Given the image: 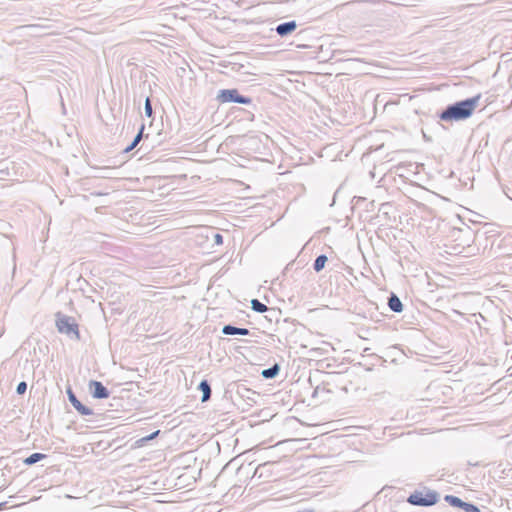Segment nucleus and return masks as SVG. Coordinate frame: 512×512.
Masks as SVG:
<instances>
[{"label": "nucleus", "mask_w": 512, "mask_h": 512, "mask_svg": "<svg viewBox=\"0 0 512 512\" xmlns=\"http://www.w3.org/2000/svg\"><path fill=\"white\" fill-rule=\"evenodd\" d=\"M481 99V94L447 105L437 116L444 122H458L470 118Z\"/></svg>", "instance_id": "obj_1"}, {"label": "nucleus", "mask_w": 512, "mask_h": 512, "mask_svg": "<svg viewBox=\"0 0 512 512\" xmlns=\"http://www.w3.org/2000/svg\"><path fill=\"white\" fill-rule=\"evenodd\" d=\"M55 326L59 333L67 335L70 339L81 340L79 325L74 317L57 312L55 314Z\"/></svg>", "instance_id": "obj_2"}, {"label": "nucleus", "mask_w": 512, "mask_h": 512, "mask_svg": "<svg viewBox=\"0 0 512 512\" xmlns=\"http://www.w3.org/2000/svg\"><path fill=\"white\" fill-rule=\"evenodd\" d=\"M423 491L415 490L407 498V503L413 506L430 507L439 502L440 494L435 490L424 488Z\"/></svg>", "instance_id": "obj_3"}, {"label": "nucleus", "mask_w": 512, "mask_h": 512, "mask_svg": "<svg viewBox=\"0 0 512 512\" xmlns=\"http://www.w3.org/2000/svg\"><path fill=\"white\" fill-rule=\"evenodd\" d=\"M216 100L223 103H238L243 105H249L252 103V98L242 95L239 93L238 89H221L218 91Z\"/></svg>", "instance_id": "obj_4"}, {"label": "nucleus", "mask_w": 512, "mask_h": 512, "mask_svg": "<svg viewBox=\"0 0 512 512\" xmlns=\"http://www.w3.org/2000/svg\"><path fill=\"white\" fill-rule=\"evenodd\" d=\"M66 393H67L69 402L71 403V405L74 407V409L80 415H82V416H90V415L94 414V412H93V410L91 408H89L88 406L82 404L81 401H79V399L77 398L76 394L73 392L71 387L67 388Z\"/></svg>", "instance_id": "obj_5"}, {"label": "nucleus", "mask_w": 512, "mask_h": 512, "mask_svg": "<svg viewBox=\"0 0 512 512\" xmlns=\"http://www.w3.org/2000/svg\"><path fill=\"white\" fill-rule=\"evenodd\" d=\"M90 395L95 399H107L110 396V391L103 385L102 382L97 380H90L88 383Z\"/></svg>", "instance_id": "obj_6"}, {"label": "nucleus", "mask_w": 512, "mask_h": 512, "mask_svg": "<svg viewBox=\"0 0 512 512\" xmlns=\"http://www.w3.org/2000/svg\"><path fill=\"white\" fill-rule=\"evenodd\" d=\"M297 23L295 20L280 23L276 26L275 31L280 37H287L291 35L297 29Z\"/></svg>", "instance_id": "obj_7"}, {"label": "nucleus", "mask_w": 512, "mask_h": 512, "mask_svg": "<svg viewBox=\"0 0 512 512\" xmlns=\"http://www.w3.org/2000/svg\"><path fill=\"white\" fill-rule=\"evenodd\" d=\"M222 334L247 336L250 335V330L247 328L236 327L232 324H227L222 327Z\"/></svg>", "instance_id": "obj_8"}, {"label": "nucleus", "mask_w": 512, "mask_h": 512, "mask_svg": "<svg viewBox=\"0 0 512 512\" xmlns=\"http://www.w3.org/2000/svg\"><path fill=\"white\" fill-rule=\"evenodd\" d=\"M144 129L145 125L142 124L133 141L123 150L124 153H129L130 151H132L143 138H145L146 141L149 139L148 134L144 136Z\"/></svg>", "instance_id": "obj_9"}, {"label": "nucleus", "mask_w": 512, "mask_h": 512, "mask_svg": "<svg viewBox=\"0 0 512 512\" xmlns=\"http://www.w3.org/2000/svg\"><path fill=\"white\" fill-rule=\"evenodd\" d=\"M388 307L395 313H401L404 308L400 298L393 292L388 297Z\"/></svg>", "instance_id": "obj_10"}, {"label": "nucleus", "mask_w": 512, "mask_h": 512, "mask_svg": "<svg viewBox=\"0 0 512 512\" xmlns=\"http://www.w3.org/2000/svg\"><path fill=\"white\" fill-rule=\"evenodd\" d=\"M198 390L202 392L201 402H207L211 398L212 390L208 380L203 379L199 385Z\"/></svg>", "instance_id": "obj_11"}, {"label": "nucleus", "mask_w": 512, "mask_h": 512, "mask_svg": "<svg viewBox=\"0 0 512 512\" xmlns=\"http://www.w3.org/2000/svg\"><path fill=\"white\" fill-rule=\"evenodd\" d=\"M280 365L278 363L273 364L269 368L263 369L261 376L264 379H274L279 375Z\"/></svg>", "instance_id": "obj_12"}, {"label": "nucleus", "mask_w": 512, "mask_h": 512, "mask_svg": "<svg viewBox=\"0 0 512 512\" xmlns=\"http://www.w3.org/2000/svg\"><path fill=\"white\" fill-rule=\"evenodd\" d=\"M47 457L48 456L44 453L35 452V453H32L31 455H29L28 457H26L23 460V464L26 466H32V465L46 459Z\"/></svg>", "instance_id": "obj_13"}, {"label": "nucleus", "mask_w": 512, "mask_h": 512, "mask_svg": "<svg viewBox=\"0 0 512 512\" xmlns=\"http://www.w3.org/2000/svg\"><path fill=\"white\" fill-rule=\"evenodd\" d=\"M445 502H447L450 506L454 508H459L463 510L466 502L463 501L461 498L454 496V495H445L444 497Z\"/></svg>", "instance_id": "obj_14"}, {"label": "nucleus", "mask_w": 512, "mask_h": 512, "mask_svg": "<svg viewBox=\"0 0 512 512\" xmlns=\"http://www.w3.org/2000/svg\"><path fill=\"white\" fill-rule=\"evenodd\" d=\"M159 434H160V430H156V431L152 432L151 434L136 440L134 443V447L140 448V447L145 446L149 441L157 438Z\"/></svg>", "instance_id": "obj_15"}, {"label": "nucleus", "mask_w": 512, "mask_h": 512, "mask_svg": "<svg viewBox=\"0 0 512 512\" xmlns=\"http://www.w3.org/2000/svg\"><path fill=\"white\" fill-rule=\"evenodd\" d=\"M328 261V257L325 254H320L316 257L313 263V269L315 272L319 273L325 267L326 262Z\"/></svg>", "instance_id": "obj_16"}, {"label": "nucleus", "mask_w": 512, "mask_h": 512, "mask_svg": "<svg viewBox=\"0 0 512 512\" xmlns=\"http://www.w3.org/2000/svg\"><path fill=\"white\" fill-rule=\"evenodd\" d=\"M251 308L253 311L257 313H264L268 310V307L258 299H253L251 301Z\"/></svg>", "instance_id": "obj_17"}, {"label": "nucleus", "mask_w": 512, "mask_h": 512, "mask_svg": "<svg viewBox=\"0 0 512 512\" xmlns=\"http://www.w3.org/2000/svg\"><path fill=\"white\" fill-rule=\"evenodd\" d=\"M144 111H145V115L150 118L153 116V108H152V101L150 99V97H146L145 99V105H144Z\"/></svg>", "instance_id": "obj_18"}, {"label": "nucleus", "mask_w": 512, "mask_h": 512, "mask_svg": "<svg viewBox=\"0 0 512 512\" xmlns=\"http://www.w3.org/2000/svg\"><path fill=\"white\" fill-rule=\"evenodd\" d=\"M463 511H465V512H481V510L479 509L478 506H476L475 504L470 503V502H466V504L463 508Z\"/></svg>", "instance_id": "obj_19"}, {"label": "nucleus", "mask_w": 512, "mask_h": 512, "mask_svg": "<svg viewBox=\"0 0 512 512\" xmlns=\"http://www.w3.org/2000/svg\"><path fill=\"white\" fill-rule=\"evenodd\" d=\"M27 390V383L25 381H21L16 386V393L18 395H23Z\"/></svg>", "instance_id": "obj_20"}, {"label": "nucleus", "mask_w": 512, "mask_h": 512, "mask_svg": "<svg viewBox=\"0 0 512 512\" xmlns=\"http://www.w3.org/2000/svg\"><path fill=\"white\" fill-rule=\"evenodd\" d=\"M252 465H253V463H252V462H251V463H248L247 465H243V464H242V465H240V466L238 467L237 471H238V473H239V472H242V471H244V470H245V471H246V473H249V472H250V470H251V469H253Z\"/></svg>", "instance_id": "obj_21"}, {"label": "nucleus", "mask_w": 512, "mask_h": 512, "mask_svg": "<svg viewBox=\"0 0 512 512\" xmlns=\"http://www.w3.org/2000/svg\"><path fill=\"white\" fill-rule=\"evenodd\" d=\"M213 241L217 245L223 244V236L220 233L213 234Z\"/></svg>", "instance_id": "obj_22"}, {"label": "nucleus", "mask_w": 512, "mask_h": 512, "mask_svg": "<svg viewBox=\"0 0 512 512\" xmlns=\"http://www.w3.org/2000/svg\"><path fill=\"white\" fill-rule=\"evenodd\" d=\"M153 148V144H149V143H146L144 142L143 145L139 148L138 152L141 151V150H144L145 153H147L150 149Z\"/></svg>", "instance_id": "obj_23"}, {"label": "nucleus", "mask_w": 512, "mask_h": 512, "mask_svg": "<svg viewBox=\"0 0 512 512\" xmlns=\"http://www.w3.org/2000/svg\"><path fill=\"white\" fill-rule=\"evenodd\" d=\"M6 506V502L0 503V510H2Z\"/></svg>", "instance_id": "obj_24"}, {"label": "nucleus", "mask_w": 512, "mask_h": 512, "mask_svg": "<svg viewBox=\"0 0 512 512\" xmlns=\"http://www.w3.org/2000/svg\"><path fill=\"white\" fill-rule=\"evenodd\" d=\"M259 468H260V466L254 468V475L258 472Z\"/></svg>", "instance_id": "obj_25"}]
</instances>
